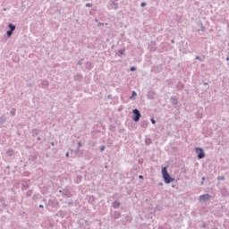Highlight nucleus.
I'll return each instance as SVG.
<instances>
[{
  "label": "nucleus",
  "instance_id": "obj_15",
  "mask_svg": "<svg viewBox=\"0 0 229 229\" xmlns=\"http://www.w3.org/2000/svg\"><path fill=\"white\" fill-rule=\"evenodd\" d=\"M9 30H11V31H15V25L14 24H13V23H9Z\"/></svg>",
  "mask_w": 229,
  "mask_h": 229
},
{
  "label": "nucleus",
  "instance_id": "obj_5",
  "mask_svg": "<svg viewBox=\"0 0 229 229\" xmlns=\"http://www.w3.org/2000/svg\"><path fill=\"white\" fill-rule=\"evenodd\" d=\"M48 205L52 207V208H58V200L56 199H49Z\"/></svg>",
  "mask_w": 229,
  "mask_h": 229
},
{
  "label": "nucleus",
  "instance_id": "obj_7",
  "mask_svg": "<svg viewBox=\"0 0 229 229\" xmlns=\"http://www.w3.org/2000/svg\"><path fill=\"white\" fill-rule=\"evenodd\" d=\"M41 87L42 89H47L49 87V82L47 81H42Z\"/></svg>",
  "mask_w": 229,
  "mask_h": 229
},
{
  "label": "nucleus",
  "instance_id": "obj_8",
  "mask_svg": "<svg viewBox=\"0 0 229 229\" xmlns=\"http://www.w3.org/2000/svg\"><path fill=\"white\" fill-rule=\"evenodd\" d=\"M81 80H83V75H81V74H76V75L74 76V81H81Z\"/></svg>",
  "mask_w": 229,
  "mask_h": 229
},
{
  "label": "nucleus",
  "instance_id": "obj_31",
  "mask_svg": "<svg viewBox=\"0 0 229 229\" xmlns=\"http://www.w3.org/2000/svg\"><path fill=\"white\" fill-rule=\"evenodd\" d=\"M146 2H142L141 4H140V6H141V8H144V6H146Z\"/></svg>",
  "mask_w": 229,
  "mask_h": 229
},
{
  "label": "nucleus",
  "instance_id": "obj_39",
  "mask_svg": "<svg viewBox=\"0 0 229 229\" xmlns=\"http://www.w3.org/2000/svg\"><path fill=\"white\" fill-rule=\"evenodd\" d=\"M39 208H44V205H39Z\"/></svg>",
  "mask_w": 229,
  "mask_h": 229
},
{
  "label": "nucleus",
  "instance_id": "obj_47",
  "mask_svg": "<svg viewBox=\"0 0 229 229\" xmlns=\"http://www.w3.org/2000/svg\"><path fill=\"white\" fill-rule=\"evenodd\" d=\"M38 140H40V137H38Z\"/></svg>",
  "mask_w": 229,
  "mask_h": 229
},
{
  "label": "nucleus",
  "instance_id": "obj_10",
  "mask_svg": "<svg viewBox=\"0 0 229 229\" xmlns=\"http://www.w3.org/2000/svg\"><path fill=\"white\" fill-rule=\"evenodd\" d=\"M113 207L114 208H119V207H121V202L115 200L113 202Z\"/></svg>",
  "mask_w": 229,
  "mask_h": 229
},
{
  "label": "nucleus",
  "instance_id": "obj_27",
  "mask_svg": "<svg viewBox=\"0 0 229 229\" xmlns=\"http://www.w3.org/2000/svg\"><path fill=\"white\" fill-rule=\"evenodd\" d=\"M76 154L78 155V157H81V153H80V148H77Z\"/></svg>",
  "mask_w": 229,
  "mask_h": 229
},
{
  "label": "nucleus",
  "instance_id": "obj_32",
  "mask_svg": "<svg viewBox=\"0 0 229 229\" xmlns=\"http://www.w3.org/2000/svg\"><path fill=\"white\" fill-rule=\"evenodd\" d=\"M118 53H119L120 55H124V50L120 49V50L118 51Z\"/></svg>",
  "mask_w": 229,
  "mask_h": 229
},
{
  "label": "nucleus",
  "instance_id": "obj_30",
  "mask_svg": "<svg viewBox=\"0 0 229 229\" xmlns=\"http://www.w3.org/2000/svg\"><path fill=\"white\" fill-rule=\"evenodd\" d=\"M217 180H220L221 182H223L225 180V176H219L217 177Z\"/></svg>",
  "mask_w": 229,
  "mask_h": 229
},
{
  "label": "nucleus",
  "instance_id": "obj_48",
  "mask_svg": "<svg viewBox=\"0 0 229 229\" xmlns=\"http://www.w3.org/2000/svg\"><path fill=\"white\" fill-rule=\"evenodd\" d=\"M200 185H203V181L201 182Z\"/></svg>",
  "mask_w": 229,
  "mask_h": 229
},
{
  "label": "nucleus",
  "instance_id": "obj_33",
  "mask_svg": "<svg viewBox=\"0 0 229 229\" xmlns=\"http://www.w3.org/2000/svg\"><path fill=\"white\" fill-rule=\"evenodd\" d=\"M196 60H199L200 62H203V59H201V57H199V55L196 56Z\"/></svg>",
  "mask_w": 229,
  "mask_h": 229
},
{
  "label": "nucleus",
  "instance_id": "obj_19",
  "mask_svg": "<svg viewBox=\"0 0 229 229\" xmlns=\"http://www.w3.org/2000/svg\"><path fill=\"white\" fill-rule=\"evenodd\" d=\"M33 194V191H31V190H29L27 192H26V196L28 197V198H30V196H31Z\"/></svg>",
  "mask_w": 229,
  "mask_h": 229
},
{
  "label": "nucleus",
  "instance_id": "obj_35",
  "mask_svg": "<svg viewBox=\"0 0 229 229\" xmlns=\"http://www.w3.org/2000/svg\"><path fill=\"white\" fill-rule=\"evenodd\" d=\"M140 180H144V176L143 175H139Z\"/></svg>",
  "mask_w": 229,
  "mask_h": 229
},
{
  "label": "nucleus",
  "instance_id": "obj_34",
  "mask_svg": "<svg viewBox=\"0 0 229 229\" xmlns=\"http://www.w3.org/2000/svg\"><path fill=\"white\" fill-rule=\"evenodd\" d=\"M150 121H151L152 124H157V121H155V119L151 118Z\"/></svg>",
  "mask_w": 229,
  "mask_h": 229
},
{
  "label": "nucleus",
  "instance_id": "obj_16",
  "mask_svg": "<svg viewBox=\"0 0 229 229\" xmlns=\"http://www.w3.org/2000/svg\"><path fill=\"white\" fill-rule=\"evenodd\" d=\"M7 157H13V149H8L6 151Z\"/></svg>",
  "mask_w": 229,
  "mask_h": 229
},
{
  "label": "nucleus",
  "instance_id": "obj_1",
  "mask_svg": "<svg viewBox=\"0 0 229 229\" xmlns=\"http://www.w3.org/2000/svg\"><path fill=\"white\" fill-rule=\"evenodd\" d=\"M59 192L63 194L64 198H72V193L71 192V187L66 186L64 189L60 190Z\"/></svg>",
  "mask_w": 229,
  "mask_h": 229
},
{
  "label": "nucleus",
  "instance_id": "obj_51",
  "mask_svg": "<svg viewBox=\"0 0 229 229\" xmlns=\"http://www.w3.org/2000/svg\"><path fill=\"white\" fill-rule=\"evenodd\" d=\"M216 229H219V228H216Z\"/></svg>",
  "mask_w": 229,
  "mask_h": 229
},
{
  "label": "nucleus",
  "instance_id": "obj_2",
  "mask_svg": "<svg viewBox=\"0 0 229 229\" xmlns=\"http://www.w3.org/2000/svg\"><path fill=\"white\" fill-rule=\"evenodd\" d=\"M195 151L197 153V158H199V160L203 159L205 157V150H203L202 148H195Z\"/></svg>",
  "mask_w": 229,
  "mask_h": 229
},
{
  "label": "nucleus",
  "instance_id": "obj_12",
  "mask_svg": "<svg viewBox=\"0 0 229 229\" xmlns=\"http://www.w3.org/2000/svg\"><path fill=\"white\" fill-rule=\"evenodd\" d=\"M81 180H83V177L81 175H77L75 179V183H81Z\"/></svg>",
  "mask_w": 229,
  "mask_h": 229
},
{
  "label": "nucleus",
  "instance_id": "obj_25",
  "mask_svg": "<svg viewBox=\"0 0 229 229\" xmlns=\"http://www.w3.org/2000/svg\"><path fill=\"white\" fill-rule=\"evenodd\" d=\"M86 7L87 8H92V4H90V3L86 4Z\"/></svg>",
  "mask_w": 229,
  "mask_h": 229
},
{
  "label": "nucleus",
  "instance_id": "obj_45",
  "mask_svg": "<svg viewBox=\"0 0 229 229\" xmlns=\"http://www.w3.org/2000/svg\"><path fill=\"white\" fill-rule=\"evenodd\" d=\"M66 157H69V152L66 153Z\"/></svg>",
  "mask_w": 229,
  "mask_h": 229
},
{
  "label": "nucleus",
  "instance_id": "obj_21",
  "mask_svg": "<svg viewBox=\"0 0 229 229\" xmlns=\"http://www.w3.org/2000/svg\"><path fill=\"white\" fill-rule=\"evenodd\" d=\"M6 35L7 37H12V35H13V30H7Z\"/></svg>",
  "mask_w": 229,
  "mask_h": 229
},
{
  "label": "nucleus",
  "instance_id": "obj_41",
  "mask_svg": "<svg viewBox=\"0 0 229 229\" xmlns=\"http://www.w3.org/2000/svg\"><path fill=\"white\" fill-rule=\"evenodd\" d=\"M95 22H99V21L98 19H95Z\"/></svg>",
  "mask_w": 229,
  "mask_h": 229
},
{
  "label": "nucleus",
  "instance_id": "obj_38",
  "mask_svg": "<svg viewBox=\"0 0 229 229\" xmlns=\"http://www.w3.org/2000/svg\"><path fill=\"white\" fill-rule=\"evenodd\" d=\"M226 61L229 62V54H228V55L226 57Z\"/></svg>",
  "mask_w": 229,
  "mask_h": 229
},
{
  "label": "nucleus",
  "instance_id": "obj_49",
  "mask_svg": "<svg viewBox=\"0 0 229 229\" xmlns=\"http://www.w3.org/2000/svg\"><path fill=\"white\" fill-rule=\"evenodd\" d=\"M33 131L35 132V131H37V130H34Z\"/></svg>",
  "mask_w": 229,
  "mask_h": 229
},
{
  "label": "nucleus",
  "instance_id": "obj_3",
  "mask_svg": "<svg viewBox=\"0 0 229 229\" xmlns=\"http://www.w3.org/2000/svg\"><path fill=\"white\" fill-rule=\"evenodd\" d=\"M132 114H134L132 117L134 123H139V121H140V111H139V109H133Z\"/></svg>",
  "mask_w": 229,
  "mask_h": 229
},
{
  "label": "nucleus",
  "instance_id": "obj_24",
  "mask_svg": "<svg viewBox=\"0 0 229 229\" xmlns=\"http://www.w3.org/2000/svg\"><path fill=\"white\" fill-rule=\"evenodd\" d=\"M10 114H11L12 115H15V108H13V109L11 110Z\"/></svg>",
  "mask_w": 229,
  "mask_h": 229
},
{
  "label": "nucleus",
  "instance_id": "obj_36",
  "mask_svg": "<svg viewBox=\"0 0 229 229\" xmlns=\"http://www.w3.org/2000/svg\"><path fill=\"white\" fill-rule=\"evenodd\" d=\"M78 146H79V148H81V146H83V144H81V142L79 141Z\"/></svg>",
  "mask_w": 229,
  "mask_h": 229
},
{
  "label": "nucleus",
  "instance_id": "obj_42",
  "mask_svg": "<svg viewBox=\"0 0 229 229\" xmlns=\"http://www.w3.org/2000/svg\"><path fill=\"white\" fill-rule=\"evenodd\" d=\"M51 146H55V142L52 141V142H51Z\"/></svg>",
  "mask_w": 229,
  "mask_h": 229
},
{
  "label": "nucleus",
  "instance_id": "obj_17",
  "mask_svg": "<svg viewBox=\"0 0 229 229\" xmlns=\"http://www.w3.org/2000/svg\"><path fill=\"white\" fill-rule=\"evenodd\" d=\"M6 123V118L4 116H0V124H4Z\"/></svg>",
  "mask_w": 229,
  "mask_h": 229
},
{
  "label": "nucleus",
  "instance_id": "obj_18",
  "mask_svg": "<svg viewBox=\"0 0 229 229\" xmlns=\"http://www.w3.org/2000/svg\"><path fill=\"white\" fill-rule=\"evenodd\" d=\"M135 98H137V92L132 91L131 96L130 97V99H135Z\"/></svg>",
  "mask_w": 229,
  "mask_h": 229
},
{
  "label": "nucleus",
  "instance_id": "obj_6",
  "mask_svg": "<svg viewBox=\"0 0 229 229\" xmlns=\"http://www.w3.org/2000/svg\"><path fill=\"white\" fill-rule=\"evenodd\" d=\"M165 183H171L172 182H174V178L171 177L169 174L167 175H165L164 177Z\"/></svg>",
  "mask_w": 229,
  "mask_h": 229
},
{
  "label": "nucleus",
  "instance_id": "obj_37",
  "mask_svg": "<svg viewBox=\"0 0 229 229\" xmlns=\"http://www.w3.org/2000/svg\"><path fill=\"white\" fill-rule=\"evenodd\" d=\"M103 22H98V26H103Z\"/></svg>",
  "mask_w": 229,
  "mask_h": 229
},
{
  "label": "nucleus",
  "instance_id": "obj_40",
  "mask_svg": "<svg viewBox=\"0 0 229 229\" xmlns=\"http://www.w3.org/2000/svg\"><path fill=\"white\" fill-rule=\"evenodd\" d=\"M206 226H207V225H205V224L202 225V227H203V228H206Z\"/></svg>",
  "mask_w": 229,
  "mask_h": 229
},
{
  "label": "nucleus",
  "instance_id": "obj_11",
  "mask_svg": "<svg viewBox=\"0 0 229 229\" xmlns=\"http://www.w3.org/2000/svg\"><path fill=\"white\" fill-rule=\"evenodd\" d=\"M140 126H141V128H148V121L147 120H143L140 123Z\"/></svg>",
  "mask_w": 229,
  "mask_h": 229
},
{
  "label": "nucleus",
  "instance_id": "obj_28",
  "mask_svg": "<svg viewBox=\"0 0 229 229\" xmlns=\"http://www.w3.org/2000/svg\"><path fill=\"white\" fill-rule=\"evenodd\" d=\"M77 64L78 65H83V59L80 60Z\"/></svg>",
  "mask_w": 229,
  "mask_h": 229
},
{
  "label": "nucleus",
  "instance_id": "obj_50",
  "mask_svg": "<svg viewBox=\"0 0 229 229\" xmlns=\"http://www.w3.org/2000/svg\"><path fill=\"white\" fill-rule=\"evenodd\" d=\"M146 142H148V140H146Z\"/></svg>",
  "mask_w": 229,
  "mask_h": 229
},
{
  "label": "nucleus",
  "instance_id": "obj_20",
  "mask_svg": "<svg viewBox=\"0 0 229 229\" xmlns=\"http://www.w3.org/2000/svg\"><path fill=\"white\" fill-rule=\"evenodd\" d=\"M201 29L198 30V32L199 33V31L204 32L205 31V26H203V23H200Z\"/></svg>",
  "mask_w": 229,
  "mask_h": 229
},
{
  "label": "nucleus",
  "instance_id": "obj_4",
  "mask_svg": "<svg viewBox=\"0 0 229 229\" xmlns=\"http://www.w3.org/2000/svg\"><path fill=\"white\" fill-rule=\"evenodd\" d=\"M211 196L210 194L207 193V194H202L199 197V200L200 202H206L208 201V199H210Z\"/></svg>",
  "mask_w": 229,
  "mask_h": 229
},
{
  "label": "nucleus",
  "instance_id": "obj_9",
  "mask_svg": "<svg viewBox=\"0 0 229 229\" xmlns=\"http://www.w3.org/2000/svg\"><path fill=\"white\" fill-rule=\"evenodd\" d=\"M172 105H178V98L176 97H171Z\"/></svg>",
  "mask_w": 229,
  "mask_h": 229
},
{
  "label": "nucleus",
  "instance_id": "obj_43",
  "mask_svg": "<svg viewBox=\"0 0 229 229\" xmlns=\"http://www.w3.org/2000/svg\"><path fill=\"white\" fill-rule=\"evenodd\" d=\"M3 207H4V208H6V204L4 203V204H3Z\"/></svg>",
  "mask_w": 229,
  "mask_h": 229
},
{
  "label": "nucleus",
  "instance_id": "obj_23",
  "mask_svg": "<svg viewBox=\"0 0 229 229\" xmlns=\"http://www.w3.org/2000/svg\"><path fill=\"white\" fill-rule=\"evenodd\" d=\"M112 4H114V10H117V8H119V4L118 3L112 2Z\"/></svg>",
  "mask_w": 229,
  "mask_h": 229
},
{
  "label": "nucleus",
  "instance_id": "obj_46",
  "mask_svg": "<svg viewBox=\"0 0 229 229\" xmlns=\"http://www.w3.org/2000/svg\"><path fill=\"white\" fill-rule=\"evenodd\" d=\"M205 181V177H202V182Z\"/></svg>",
  "mask_w": 229,
  "mask_h": 229
},
{
  "label": "nucleus",
  "instance_id": "obj_22",
  "mask_svg": "<svg viewBox=\"0 0 229 229\" xmlns=\"http://www.w3.org/2000/svg\"><path fill=\"white\" fill-rule=\"evenodd\" d=\"M114 217H115V219H119L121 217V213L115 212L114 213Z\"/></svg>",
  "mask_w": 229,
  "mask_h": 229
},
{
  "label": "nucleus",
  "instance_id": "obj_14",
  "mask_svg": "<svg viewBox=\"0 0 229 229\" xmlns=\"http://www.w3.org/2000/svg\"><path fill=\"white\" fill-rule=\"evenodd\" d=\"M162 174H163V178L164 176H167V174H169V173H167V168L165 167L162 168Z\"/></svg>",
  "mask_w": 229,
  "mask_h": 229
},
{
  "label": "nucleus",
  "instance_id": "obj_29",
  "mask_svg": "<svg viewBox=\"0 0 229 229\" xmlns=\"http://www.w3.org/2000/svg\"><path fill=\"white\" fill-rule=\"evenodd\" d=\"M106 148V147H105V145H102L100 148V151H105Z\"/></svg>",
  "mask_w": 229,
  "mask_h": 229
},
{
  "label": "nucleus",
  "instance_id": "obj_44",
  "mask_svg": "<svg viewBox=\"0 0 229 229\" xmlns=\"http://www.w3.org/2000/svg\"><path fill=\"white\" fill-rule=\"evenodd\" d=\"M172 44H174V39L172 40Z\"/></svg>",
  "mask_w": 229,
  "mask_h": 229
},
{
  "label": "nucleus",
  "instance_id": "obj_26",
  "mask_svg": "<svg viewBox=\"0 0 229 229\" xmlns=\"http://www.w3.org/2000/svg\"><path fill=\"white\" fill-rule=\"evenodd\" d=\"M134 71H137V68L135 66L131 67V72H134Z\"/></svg>",
  "mask_w": 229,
  "mask_h": 229
},
{
  "label": "nucleus",
  "instance_id": "obj_13",
  "mask_svg": "<svg viewBox=\"0 0 229 229\" xmlns=\"http://www.w3.org/2000/svg\"><path fill=\"white\" fill-rule=\"evenodd\" d=\"M86 69H87L88 71H90V70L92 69V63L87 62V63H86Z\"/></svg>",
  "mask_w": 229,
  "mask_h": 229
}]
</instances>
